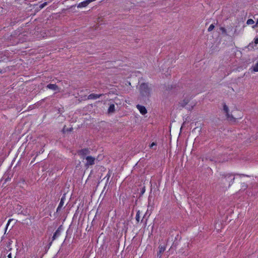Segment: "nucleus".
I'll return each instance as SVG.
<instances>
[{"instance_id":"12","label":"nucleus","mask_w":258,"mask_h":258,"mask_svg":"<svg viewBox=\"0 0 258 258\" xmlns=\"http://www.w3.org/2000/svg\"><path fill=\"white\" fill-rule=\"evenodd\" d=\"M251 69L253 72H258V62L256 63L254 66H253Z\"/></svg>"},{"instance_id":"15","label":"nucleus","mask_w":258,"mask_h":258,"mask_svg":"<svg viewBox=\"0 0 258 258\" xmlns=\"http://www.w3.org/2000/svg\"><path fill=\"white\" fill-rule=\"evenodd\" d=\"M254 21L251 19H248L246 22V24L247 25L253 24H254Z\"/></svg>"},{"instance_id":"25","label":"nucleus","mask_w":258,"mask_h":258,"mask_svg":"<svg viewBox=\"0 0 258 258\" xmlns=\"http://www.w3.org/2000/svg\"><path fill=\"white\" fill-rule=\"evenodd\" d=\"M220 29L221 30V31H222L223 33H225L226 32V29L224 28L221 27L220 28Z\"/></svg>"},{"instance_id":"20","label":"nucleus","mask_w":258,"mask_h":258,"mask_svg":"<svg viewBox=\"0 0 258 258\" xmlns=\"http://www.w3.org/2000/svg\"><path fill=\"white\" fill-rule=\"evenodd\" d=\"M247 187V185L246 184H245V183H243L242 184V187L241 188L240 190H245V189H246V188Z\"/></svg>"},{"instance_id":"31","label":"nucleus","mask_w":258,"mask_h":258,"mask_svg":"<svg viewBox=\"0 0 258 258\" xmlns=\"http://www.w3.org/2000/svg\"><path fill=\"white\" fill-rule=\"evenodd\" d=\"M73 130V128H70L69 131H71Z\"/></svg>"},{"instance_id":"7","label":"nucleus","mask_w":258,"mask_h":258,"mask_svg":"<svg viewBox=\"0 0 258 258\" xmlns=\"http://www.w3.org/2000/svg\"><path fill=\"white\" fill-rule=\"evenodd\" d=\"M79 154L82 156H85L90 154V151L88 149L85 148L80 150L78 152Z\"/></svg>"},{"instance_id":"27","label":"nucleus","mask_w":258,"mask_h":258,"mask_svg":"<svg viewBox=\"0 0 258 258\" xmlns=\"http://www.w3.org/2000/svg\"><path fill=\"white\" fill-rule=\"evenodd\" d=\"M254 43H255V45H256L258 44V37L254 39Z\"/></svg>"},{"instance_id":"16","label":"nucleus","mask_w":258,"mask_h":258,"mask_svg":"<svg viewBox=\"0 0 258 258\" xmlns=\"http://www.w3.org/2000/svg\"><path fill=\"white\" fill-rule=\"evenodd\" d=\"M246 47L248 48L249 49H253L254 48L253 42H252L250 43Z\"/></svg>"},{"instance_id":"3","label":"nucleus","mask_w":258,"mask_h":258,"mask_svg":"<svg viewBox=\"0 0 258 258\" xmlns=\"http://www.w3.org/2000/svg\"><path fill=\"white\" fill-rule=\"evenodd\" d=\"M86 160L87 162L85 164V167H88L90 165L95 164V158L94 157L88 156L86 157Z\"/></svg>"},{"instance_id":"4","label":"nucleus","mask_w":258,"mask_h":258,"mask_svg":"<svg viewBox=\"0 0 258 258\" xmlns=\"http://www.w3.org/2000/svg\"><path fill=\"white\" fill-rule=\"evenodd\" d=\"M62 230V226H60L57 228V229L55 232V233H54V234H53V236L52 237V241L49 243V245H51L52 241L55 240L57 237H58L60 235V232H61Z\"/></svg>"},{"instance_id":"24","label":"nucleus","mask_w":258,"mask_h":258,"mask_svg":"<svg viewBox=\"0 0 258 258\" xmlns=\"http://www.w3.org/2000/svg\"><path fill=\"white\" fill-rule=\"evenodd\" d=\"M257 26H258V19H257V21H256V24H255L254 25H253V26H252V28H255L256 27H257Z\"/></svg>"},{"instance_id":"26","label":"nucleus","mask_w":258,"mask_h":258,"mask_svg":"<svg viewBox=\"0 0 258 258\" xmlns=\"http://www.w3.org/2000/svg\"><path fill=\"white\" fill-rule=\"evenodd\" d=\"M226 113V117H227V119H228V118H229V117H230V116H231V114H230L229 113V111H228V112H226V113Z\"/></svg>"},{"instance_id":"8","label":"nucleus","mask_w":258,"mask_h":258,"mask_svg":"<svg viewBox=\"0 0 258 258\" xmlns=\"http://www.w3.org/2000/svg\"><path fill=\"white\" fill-rule=\"evenodd\" d=\"M103 95L102 94H91L88 96V99H96L100 98L101 96Z\"/></svg>"},{"instance_id":"19","label":"nucleus","mask_w":258,"mask_h":258,"mask_svg":"<svg viewBox=\"0 0 258 258\" xmlns=\"http://www.w3.org/2000/svg\"><path fill=\"white\" fill-rule=\"evenodd\" d=\"M214 27H215L214 25L213 24H211L208 29V31L209 32L211 31L212 30H213L214 29Z\"/></svg>"},{"instance_id":"17","label":"nucleus","mask_w":258,"mask_h":258,"mask_svg":"<svg viewBox=\"0 0 258 258\" xmlns=\"http://www.w3.org/2000/svg\"><path fill=\"white\" fill-rule=\"evenodd\" d=\"M136 219L137 221L138 222H139L140 221V212L139 211H138L136 214Z\"/></svg>"},{"instance_id":"13","label":"nucleus","mask_w":258,"mask_h":258,"mask_svg":"<svg viewBox=\"0 0 258 258\" xmlns=\"http://www.w3.org/2000/svg\"><path fill=\"white\" fill-rule=\"evenodd\" d=\"M223 110L225 112V113H226L229 111L228 107L225 103L223 104Z\"/></svg>"},{"instance_id":"23","label":"nucleus","mask_w":258,"mask_h":258,"mask_svg":"<svg viewBox=\"0 0 258 258\" xmlns=\"http://www.w3.org/2000/svg\"><path fill=\"white\" fill-rule=\"evenodd\" d=\"M39 153H40V152H39ZM38 153L37 152V154H36V155L35 156V157L33 158V159L32 160V161L31 162V164H32V163L34 162V161H35V158L36 157L38 156Z\"/></svg>"},{"instance_id":"10","label":"nucleus","mask_w":258,"mask_h":258,"mask_svg":"<svg viewBox=\"0 0 258 258\" xmlns=\"http://www.w3.org/2000/svg\"><path fill=\"white\" fill-rule=\"evenodd\" d=\"M115 111V106L114 104H112L109 105V107L108 109V113H112Z\"/></svg>"},{"instance_id":"6","label":"nucleus","mask_w":258,"mask_h":258,"mask_svg":"<svg viewBox=\"0 0 258 258\" xmlns=\"http://www.w3.org/2000/svg\"><path fill=\"white\" fill-rule=\"evenodd\" d=\"M137 108L139 109L140 113L143 115L145 114L147 112V109L144 106L138 104L137 105Z\"/></svg>"},{"instance_id":"11","label":"nucleus","mask_w":258,"mask_h":258,"mask_svg":"<svg viewBox=\"0 0 258 258\" xmlns=\"http://www.w3.org/2000/svg\"><path fill=\"white\" fill-rule=\"evenodd\" d=\"M189 101V99L188 98H186L183 99L180 103V105L182 107H184Z\"/></svg>"},{"instance_id":"9","label":"nucleus","mask_w":258,"mask_h":258,"mask_svg":"<svg viewBox=\"0 0 258 258\" xmlns=\"http://www.w3.org/2000/svg\"><path fill=\"white\" fill-rule=\"evenodd\" d=\"M65 200V197L64 195L61 198L60 202L59 204V205L57 208V212H58L59 210H60L61 207L63 206L64 204V200Z\"/></svg>"},{"instance_id":"28","label":"nucleus","mask_w":258,"mask_h":258,"mask_svg":"<svg viewBox=\"0 0 258 258\" xmlns=\"http://www.w3.org/2000/svg\"><path fill=\"white\" fill-rule=\"evenodd\" d=\"M156 143H154V142H153V143H152L151 144V145H150V148H153V147L154 146H156Z\"/></svg>"},{"instance_id":"29","label":"nucleus","mask_w":258,"mask_h":258,"mask_svg":"<svg viewBox=\"0 0 258 258\" xmlns=\"http://www.w3.org/2000/svg\"><path fill=\"white\" fill-rule=\"evenodd\" d=\"M164 249L161 248L160 250H159V252H162L163 251H164Z\"/></svg>"},{"instance_id":"14","label":"nucleus","mask_w":258,"mask_h":258,"mask_svg":"<svg viewBox=\"0 0 258 258\" xmlns=\"http://www.w3.org/2000/svg\"><path fill=\"white\" fill-rule=\"evenodd\" d=\"M236 118H234L232 115H231V116L229 117V118H228V120L230 121H232V122H235L236 121Z\"/></svg>"},{"instance_id":"18","label":"nucleus","mask_w":258,"mask_h":258,"mask_svg":"<svg viewBox=\"0 0 258 258\" xmlns=\"http://www.w3.org/2000/svg\"><path fill=\"white\" fill-rule=\"evenodd\" d=\"M47 5V2H45V3H43L42 4L40 5L39 6V8L40 9H42L44 7H45Z\"/></svg>"},{"instance_id":"5","label":"nucleus","mask_w":258,"mask_h":258,"mask_svg":"<svg viewBox=\"0 0 258 258\" xmlns=\"http://www.w3.org/2000/svg\"><path fill=\"white\" fill-rule=\"evenodd\" d=\"M46 87L54 91H59V88L56 84H49L47 85Z\"/></svg>"},{"instance_id":"22","label":"nucleus","mask_w":258,"mask_h":258,"mask_svg":"<svg viewBox=\"0 0 258 258\" xmlns=\"http://www.w3.org/2000/svg\"><path fill=\"white\" fill-rule=\"evenodd\" d=\"M145 187L144 186L142 188V190L141 191V194L142 195L144 194V193L145 192Z\"/></svg>"},{"instance_id":"21","label":"nucleus","mask_w":258,"mask_h":258,"mask_svg":"<svg viewBox=\"0 0 258 258\" xmlns=\"http://www.w3.org/2000/svg\"><path fill=\"white\" fill-rule=\"evenodd\" d=\"M13 220V219H10L7 223V227L6 228V231L7 230V228H8V226L9 225V224H10V223Z\"/></svg>"},{"instance_id":"1","label":"nucleus","mask_w":258,"mask_h":258,"mask_svg":"<svg viewBox=\"0 0 258 258\" xmlns=\"http://www.w3.org/2000/svg\"><path fill=\"white\" fill-rule=\"evenodd\" d=\"M234 179V175L231 174H222L219 178L220 184L226 188L229 187L233 183Z\"/></svg>"},{"instance_id":"30","label":"nucleus","mask_w":258,"mask_h":258,"mask_svg":"<svg viewBox=\"0 0 258 258\" xmlns=\"http://www.w3.org/2000/svg\"><path fill=\"white\" fill-rule=\"evenodd\" d=\"M8 258H12V257H11V253L8 255Z\"/></svg>"},{"instance_id":"2","label":"nucleus","mask_w":258,"mask_h":258,"mask_svg":"<svg viewBox=\"0 0 258 258\" xmlns=\"http://www.w3.org/2000/svg\"><path fill=\"white\" fill-rule=\"evenodd\" d=\"M139 91L142 97H148L150 95L151 89L146 83H142L139 87Z\"/></svg>"}]
</instances>
